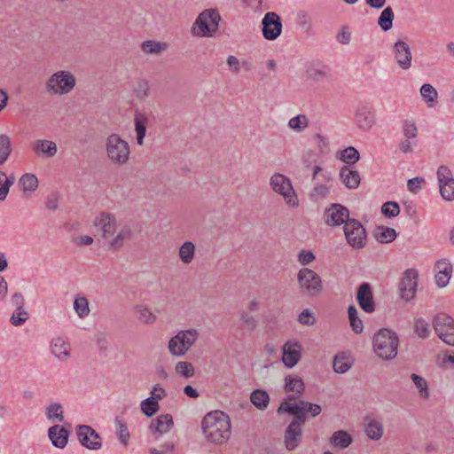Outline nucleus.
<instances>
[{"instance_id":"40","label":"nucleus","mask_w":454,"mask_h":454,"mask_svg":"<svg viewBox=\"0 0 454 454\" xmlns=\"http://www.w3.org/2000/svg\"><path fill=\"white\" fill-rule=\"evenodd\" d=\"M365 434L372 440H380L383 434V426L378 420H371L365 425Z\"/></svg>"},{"instance_id":"10","label":"nucleus","mask_w":454,"mask_h":454,"mask_svg":"<svg viewBox=\"0 0 454 454\" xmlns=\"http://www.w3.org/2000/svg\"><path fill=\"white\" fill-rule=\"evenodd\" d=\"M346 240L354 249H362L366 245L367 233L363 224L356 219L350 218L343 226Z\"/></svg>"},{"instance_id":"4","label":"nucleus","mask_w":454,"mask_h":454,"mask_svg":"<svg viewBox=\"0 0 454 454\" xmlns=\"http://www.w3.org/2000/svg\"><path fill=\"white\" fill-rule=\"evenodd\" d=\"M105 150L108 160L114 165L124 166L129 160V145L118 134L113 133L106 138Z\"/></svg>"},{"instance_id":"64","label":"nucleus","mask_w":454,"mask_h":454,"mask_svg":"<svg viewBox=\"0 0 454 454\" xmlns=\"http://www.w3.org/2000/svg\"><path fill=\"white\" fill-rule=\"evenodd\" d=\"M59 194L51 192L46 198L45 206L50 210H56L58 208Z\"/></svg>"},{"instance_id":"27","label":"nucleus","mask_w":454,"mask_h":454,"mask_svg":"<svg viewBox=\"0 0 454 454\" xmlns=\"http://www.w3.org/2000/svg\"><path fill=\"white\" fill-rule=\"evenodd\" d=\"M297 396L295 395H288L286 399L282 403H288L290 406H298L304 408V414L308 416L310 414L311 417H317L321 413V406L316 403H312L304 400H299L296 402Z\"/></svg>"},{"instance_id":"2","label":"nucleus","mask_w":454,"mask_h":454,"mask_svg":"<svg viewBox=\"0 0 454 454\" xmlns=\"http://www.w3.org/2000/svg\"><path fill=\"white\" fill-rule=\"evenodd\" d=\"M304 411V408L290 406L288 403H281L278 408V413H288L294 416L284 435V442L287 450H295L301 441L302 427L308 417L305 416Z\"/></svg>"},{"instance_id":"58","label":"nucleus","mask_w":454,"mask_h":454,"mask_svg":"<svg viewBox=\"0 0 454 454\" xmlns=\"http://www.w3.org/2000/svg\"><path fill=\"white\" fill-rule=\"evenodd\" d=\"M414 328H415V333L421 339H427L428 337L430 329H429V324L426 320H424L422 318L417 319L415 322V325H414Z\"/></svg>"},{"instance_id":"13","label":"nucleus","mask_w":454,"mask_h":454,"mask_svg":"<svg viewBox=\"0 0 454 454\" xmlns=\"http://www.w3.org/2000/svg\"><path fill=\"white\" fill-rule=\"evenodd\" d=\"M76 429L77 437L82 446L91 450H98L102 448V437L90 426L79 425Z\"/></svg>"},{"instance_id":"61","label":"nucleus","mask_w":454,"mask_h":454,"mask_svg":"<svg viewBox=\"0 0 454 454\" xmlns=\"http://www.w3.org/2000/svg\"><path fill=\"white\" fill-rule=\"evenodd\" d=\"M315 258V254L310 250L302 249L297 254V260L302 266L311 263Z\"/></svg>"},{"instance_id":"32","label":"nucleus","mask_w":454,"mask_h":454,"mask_svg":"<svg viewBox=\"0 0 454 454\" xmlns=\"http://www.w3.org/2000/svg\"><path fill=\"white\" fill-rule=\"evenodd\" d=\"M353 442L352 436L344 430H339L333 434L330 442L333 447L340 449L348 448Z\"/></svg>"},{"instance_id":"29","label":"nucleus","mask_w":454,"mask_h":454,"mask_svg":"<svg viewBox=\"0 0 454 454\" xmlns=\"http://www.w3.org/2000/svg\"><path fill=\"white\" fill-rule=\"evenodd\" d=\"M133 237V230L130 225H123L117 235L109 242L108 247L111 250L121 248L124 242L130 240Z\"/></svg>"},{"instance_id":"30","label":"nucleus","mask_w":454,"mask_h":454,"mask_svg":"<svg viewBox=\"0 0 454 454\" xmlns=\"http://www.w3.org/2000/svg\"><path fill=\"white\" fill-rule=\"evenodd\" d=\"M135 130L137 133V143L138 145L144 144V138L146 134V124L148 117L145 114L137 113L134 118Z\"/></svg>"},{"instance_id":"15","label":"nucleus","mask_w":454,"mask_h":454,"mask_svg":"<svg viewBox=\"0 0 454 454\" xmlns=\"http://www.w3.org/2000/svg\"><path fill=\"white\" fill-rule=\"evenodd\" d=\"M262 33L266 40L273 41L282 33V21L278 14L274 12H266L262 20Z\"/></svg>"},{"instance_id":"45","label":"nucleus","mask_w":454,"mask_h":454,"mask_svg":"<svg viewBox=\"0 0 454 454\" xmlns=\"http://www.w3.org/2000/svg\"><path fill=\"white\" fill-rule=\"evenodd\" d=\"M114 424L117 427V436L120 442L124 445L127 446L129 440V432L128 429V427L126 425V422L121 419L119 417L115 418Z\"/></svg>"},{"instance_id":"39","label":"nucleus","mask_w":454,"mask_h":454,"mask_svg":"<svg viewBox=\"0 0 454 454\" xmlns=\"http://www.w3.org/2000/svg\"><path fill=\"white\" fill-rule=\"evenodd\" d=\"M394 12L390 6L386 7L380 13L378 25L383 31H388L393 26Z\"/></svg>"},{"instance_id":"28","label":"nucleus","mask_w":454,"mask_h":454,"mask_svg":"<svg viewBox=\"0 0 454 454\" xmlns=\"http://www.w3.org/2000/svg\"><path fill=\"white\" fill-rule=\"evenodd\" d=\"M173 427L174 421L172 415L163 414L152 420L150 429L160 434H163L170 431Z\"/></svg>"},{"instance_id":"41","label":"nucleus","mask_w":454,"mask_h":454,"mask_svg":"<svg viewBox=\"0 0 454 454\" xmlns=\"http://www.w3.org/2000/svg\"><path fill=\"white\" fill-rule=\"evenodd\" d=\"M309 119L305 114H298L288 121V127L297 133L304 131L309 127Z\"/></svg>"},{"instance_id":"24","label":"nucleus","mask_w":454,"mask_h":454,"mask_svg":"<svg viewBox=\"0 0 454 454\" xmlns=\"http://www.w3.org/2000/svg\"><path fill=\"white\" fill-rule=\"evenodd\" d=\"M51 353L60 361H67L70 357L71 346L63 337H55L51 342Z\"/></svg>"},{"instance_id":"7","label":"nucleus","mask_w":454,"mask_h":454,"mask_svg":"<svg viewBox=\"0 0 454 454\" xmlns=\"http://www.w3.org/2000/svg\"><path fill=\"white\" fill-rule=\"evenodd\" d=\"M199 332L194 328L179 331L168 340V351L173 356L181 357L187 354L199 338Z\"/></svg>"},{"instance_id":"44","label":"nucleus","mask_w":454,"mask_h":454,"mask_svg":"<svg viewBox=\"0 0 454 454\" xmlns=\"http://www.w3.org/2000/svg\"><path fill=\"white\" fill-rule=\"evenodd\" d=\"M340 159L347 163V166H353L359 160L360 154L355 147L349 146L340 152Z\"/></svg>"},{"instance_id":"53","label":"nucleus","mask_w":454,"mask_h":454,"mask_svg":"<svg viewBox=\"0 0 454 454\" xmlns=\"http://www.w3.org/2000/svg\"><path fill=\"white\" fill-rule=\"evenodd\" d=\"M411 378L414 385L419 389L420 396L427 399L429 397V390L427 380L423 377L415 373H412Z\"/></svg>"},{"instance_id":"19","label":"nucleus","mask_w":454,"mask_h":454,"mask_svg":"<svg viewBox=\"0 0 454 454\" xmlns=\"http://www.w3.org/2000/svg\"><path fill=\"white\" fill-rule=\"evenodd\" d=\"M94 225L98 231H101L102 237L106 239L111 237L116 230V218L114 214L101 212L95 218Z\"/></svg>"},{"instance_id":"38","label":"nucleus","mask_w":454,"mask_h":454,"mask_svg":"<svg viewBox=\"0 0 454 454\" xmlns=\"http://www.w3.org/2000/svg\"><path fill=\"white\" fill-rule=\"evenodd\" d=\"M38 179L34 174L27 173L21 176L19 184L24 192H34L38 187Z\"/></svg>"},{"instance_id":"31","label":"nucleus","mask_w":454,"mask_h":454,"mask_svg":"<svg viewBox=\"0 0 454 454\" xmlns=\"http://www.w3.org/2000/svg\"><path fill=\"white\" fill-rule=\"evenodd\" d=\"M373 236L380 243H389L395 239L397 233L395 229L381 225L374 230Z\"/></svg>"},{"instance_id":"11","label":"nucleus","mask_w":454,"mask_h":454,"mask_svg":"<svg viewBox=\"0 0 454 454\" xmlns=\"http://www.w3.org/2000/svg\"><path fill=\"white\" fill-rule=\"evenodd\" d=\"M437 336L447 345L454 346V319L445 314H437L433 320Z\"/></svg>"},{"instance_id":"60","label":"nucleus","mask_w":454,"mask_h":454,"mask_svg":"<svg viewBox=\"0 0 454 454\" xmlns=\"http://www.w3.org/2000/svg\"><path fill=\"white\" fill-rule=\"evenodd\" d=\"M328 193L329 188L325 184H320L311 190L309 197L312 200L317 201L325 198Z\"/></svg>"},{"instance_id":"62","label":"nucleus","mask_w":454,"mask_h":454,"mask_svg":"<svg viewBox=\"0 0 454 454\" xmlns=\"http://www.w3.org/2000/svg\"><path fill=\"white\" fill-rule=\"evenodd\" d=\"M298 320L301 325L309 326L313 325L316 323V318L309 309H305L301 312Z\"/></svg>"},{"instance_id":"55","label":"nucleus","mask_w":454,"mask_h":454,"mask_svg":"<svg viewBox=\"0 0 454 454\" xmlns=\"http://www.w3.org/2000/svg\"><path fill=\"white\" fill-rule=\"evenodd\" d=\"M381 213L388 218H393L400 214V206L395 201H387L381 207Z\"/></svg>"},{"instance_id":"21","label":"nucleus","mask_w":454,"mask_h":454,"mask_svg":"<svg viewBox=\"0 0 454 454\" xmlns=\"http://www.w3.org/2000/svg\"><path fill=\"white\" fill-rule=\"evenodd\" d=\"M301 346L299 342H286L283 346L282 361L287 368L295 366L301 359Z\"/></svg>"},{"instance_id":"3","label":"nucleus","mask_w":454,"mask_h":454,"mask_svg":"<svg viewBox=\"0 0 454 454\" xmlns=\"http://www.w3.org/2000/svg\"><path fill=\"white\" fill-rule=\"evenodd\" d=\"M398 343L396 333L387 328L380 329L372 340L375 354L385 360H392L396 356Z\"/></svg>"},{"instance_id":"17","label":"nucleus","mask_w":454,"mask_h":454,"mask_svg":"<svg viewBox=\"0 0 454 454\" xmlns=\"http://www.w3.org/2000/svg\"><path fill=\"white\" fill-rule=\"evenodd\" d=\"M355 121L360 129L369 130L376 121L372 105L369 103L361 104L356 111Z\"/></svg>"},{"instance_id":"52","label":"nucleus","mask_w":454,"mask_h":454,"mask_svg":"<svg viewBox=\"0 0 454 454\" xmlns=\"http://www.w3.org/2000/svg\"><path fill=\"white\" fill-rule=\"evenodd\" d=\"M420 94L423 99L428 104V106H432L434 103L438 93L436 90L428 83L423 84L420 88Z\"/></svg>"},{"instance_id":"37","label":"nucleus","mask_w":454,"mask_h":454,"mask_svg":"<svg viewBox=\"0 0 454 454\" xmlns=\"http://www.w3.org/2000/svg\"><path fill=\"white\" fill-rule=\"evenodd\" d=\"M12 151L10 137L5 134H0V166L7 161Z\"/></svg>"},{"instance_id":"56","label":"nucleus","mask_w":454,"mask_h":454,"mask_svg":"<svg viewBox=\"0 0 454 454\" xmlns=\"http://www.w3.org/2000/svg\"><path fill=\"white\" fill-rule=\"evenodd\" d=\"M28 317V313L25 309H15L10 318V322L14 326H20L23 325Z\"/></svg>"},{"instance_id":"1","label":"nucleus","mask_w":454,"mask_h":454,"mask_svg":"<svg viewBox=\"0 0 454 454\" xmlns=\"http://www.w3.org/2000/svg\"><path fill=\"white\" fill-rule=\"evenodd\" d=\"M205 437L212 443L223 444L231 435V421L229 416L221 411L208 412L201 422Z\"/></svg>"},{"instance_id":"36","label":"nucleus","mask_w":454,"mask_h":454,"mask_svg":"<svg viewBox=\"0 0 454 454\" xmlns=\"http://www.w3.org/2000/svg\"><path fill=\"white\" fill-rule=\"evenodd\" d=\"M167 43L155 40H147L141 43V50L145 54H160L167 50Z\"/></svg>"},{"instance_id":"35","label":"nucleus","mask_w":454,"mask_h":454,"mask_svg":"<svg viewBox=\"0 0 454 454\" xmlns=\"http://www.w3.org/2000/svg\"><path fill=\"white\" fill-rule=\"evenodd\" d=\"M285 382L286 392H294L296 395H301L305 389L302 379L298 376L288 375L285 378Z\"/></svg>"},{"instance_id":"47","label":"nucleus","mask_w":454,"mask_h":454,"mask_svg":"<svg viewBox=\"0 0 454 454\" xmlns=\"http://www.w3.org/2000/svg\"><path fill=\"white\" fill-rule=\"evenodd\" d=\"M352 365V362L348 357L337 355L333 359V370L337 373H345Z\"/></svg>"},{"instance_id":"5","label":"nucleus","mask_w":454,"mask_h":454,"mask_svg":"<svg viewBox=\"0 0 454 454\" xmlns=\"http://www.w3.org/2000/svg\"><path fill=\"white\" fill-rule=\"evenodd\" d=\"M76 85L74 75L67 70L53 73L46 81L45 90L49 95L63 96L69 94Z\"/></svg>"},{"instance_id":"42","label":"nucleus","mask_w":454,"mask_h":454,"mask_svg":"<svg viewBox=\"0 0 454 454\" xmlns=\"http://www.w3.org/2000/svg\"><path fill=\"white\" fill-rule=\"evenodd\" d=\"M348 314L352 330L356 333H361L364 329V324L358 317L356 308L354 305H349L348 308Z\"/></svg>"},{"instance_id":"23","label":"nucleus","mask_w":454,"mask_h":454,"mask_svg":"<svg viewBox=\"0 0 454 454\" xmlns=\"http://www.w3.org/2000/svg\"><path fill=\"white\" fill-rule=\"evenodd\" d=\"M70 432L64 427L54 425L48 430V436L52 445L59 449H64L67 442Z\"/></svg>"},{"instance_id":"49","label":"nucleus","mask_w":454,"mask_h":454,"mask_svg":"<svg viewBox=\"0 0 454 454\" xmlns=\"http://www.w3.org/2000/svg\"><path fill=\"white\" fill-rule=\"evenodd\" d=\"M46 415L48 419H57L59 422L64 421L62 406L59 403H52L46 408Z\"/></svg>"},{"instance_id":"50","label":"nucleus","mask_w":454,"mask_h":454,"mask_svg":"<svg viewBox=\"0 0 454 454\" xmlns=\"http://www.w3.org/2000/svg\"><path fill=\"white\" fill-rule=\"evenodd\" d=\"M74 309L81 318L87 317L90 313L89 301L83 296L76 297L74 301Z\"/></svg>"},{"instance_id":"25","label":"nucleus","mask_w":454,"mask_h":454,"mask_svg":"<svg viewBox=\"0 0 454 454\" xmlns=\"http://www.w3.org/2000/svg\"><path fill=\"white\" fill-rule=\"evenodd\" d=\"M33 152L39 157L52 158L58 152V147L55 142L38 139L32 143Z\"/></svg>"},{"instance_id":"46","label":"nucleus","mask_w":454,"mask_h":454,"mask_svg":"<svg viewBox=\"0 0 454 454\" xmlns=\"http://www.w3.org/2000/svg\"><path fill=\"white\" fill-rule=\"evenodd\" d=\"M140 408L142 412L150 418L159 411L160 405L155 398L150 396L141 402Z\"/></svg>"},{"instance_id":"6","label":"nucleus","mask_w":454,"mask_h":454,"mask_svg":"<svg viewBox=\"0 0 454 454\" xmlns=\"http://www.w3.org/2000/svg\"><path fill=\"white\" fill-rule=\"evenodd\" d=\"M221 16L216 9H207L199 14L195 20L192 33L199 37H209L219 28Z\"/></svg>"},{"instance_id":"33","label":"nucleus","mask_w":454,"mask_h":454,"mask_svg":"<svg viewBox=\"0 0 454 454\" xmlns=\"http://www.w3.org/2000/svg\"><path fill=\"white\" fill-rule=\"evenodd\" d=\"M251 403L259 410H265L270 402L269 394L263 389H255L250 395Z\"/></svg>"},{"instance_id":"51","label":"nucleus","mask_w":454,"mask_h":454,"mask_svg":"<svg viewBox=\"0 0 454 454\" xmlns=\"http://www.w3.org/2000/svg\"><path fill=\"white\" fill-rule=\"evenodd\" d=\"M135 312L137 315L138 320L144 324H153L156 320V317L147 307L137 306Z\"/></svg>"},{"instance_id":"20","label":"nucleus","mask_w":454,"mask_h":454,"mask_svg":"<svg viewBox=\"0 0 454 454\" xmlns=\"http://www.w3.org/2000/svg\"><path fill=\"white\" fill-rule=\"evenodd\" d=\"M356 300L360 308L366 313H372L375 310L376 306L369 283L365 282L359 286L356 294Z\"/></svg>"},{"instance_id":"59","label":"nucleus","mask_w":454,"mask_h":454,"mask_svg":"<svg viewBox=\"0 0 454 454\" xmlns=\"http://www.w3.org/2000/svg\"><path fill=\"white\" fill-rule=\"evenodd\" d=\"M403 132L405 138L412 139L418 136V128L413 121L406 120L403 124Z\"/></svg>"},{"instance_id":"43","label":"nucleus","mask_w":454,"mask_h":454,"mask_svg":"<svg viewBox=\"0 0 454 454\" xmlns=\"http://www.w3.org/2000/svg\"><path fill=\"white\" fill-rule=\"evenodd\" d=\"M14 182L15 177L13 176H7L4 171L0 170V201L5 200Z\"/></svg>"},{"instance_id":"8","label":"nucleus","mask_w":454,"mask_h":454,"mask_svg":"<svg viewBox=\"0 0 454 454\" xmlns=\"http://www.w3.org/2000/svg\"><path fill=\"white\" fill-rule=\"evenodd\" d=\"M297 283L300 293L308 297L317 296L323 289L320 276L313 270L303 267L297 273Z\"/></svg>"},{"instance_id":"57","label":"nucleus","mask_w":454,"mask_h":454,"mask_svg":"<svg viewBox=\"0 0 454 454\" xmlns=\"http://www.w3.org/2000/svg\"><path fill=\"white\" fill-rule=\"evenodd\" d=\"M176 372L185 377L190 378L194 375V367L192 363L181 361L176 364Z\"/></svg>"},{"instance_id":"16","label":"nucleus","mask_w":454,"mask_h":454,"mask_svg":"<svg viewBox=\"0 0 454 454\" xmlns=\"http://www.w3.org/2000/svg\"><path fill=\"white\" fill-rule=\"evenodd\" d=\"M349 219L348 209L340 204H331L324 212V221L329 226L345 224Z\"/></svg>"},{"instance_id":"34","label":"nucleus","mask_w":454,"mask_h":454,"mask_svg":"<svg viewBox=\"0 0 454 454\" xmlns=\"http://www.w3.org/2000/svg\"><path fill=\"white\" fill-rule=\"evenodd\" d=\"M195 245L192 241L184 242L178 250V256L180 261L184 264H190L195 255Z\"/></svg>"},{"instance_id":"63","label":"nucleus","mask_w":454,"mask_h":454,"mask_svg":"<svg viewBox=\"0 0 454 454\" xmlns=\"http://www.w3.org/2000/svg\"><path fill=\"white\" fill-rule=\"evenodd\" d=\"M424 182L423 178L413 177L407 182V188L412 193H417L421 189V184Z\"/></svg>"},{"instance_id":"12","label":"nucleus","mask_w":454,"mask_h":454,"mask_svg":"<svg viewBox=\"0 0 454 454\" xmlns=\"http://www.w3.org/2000/svg\"><path fill=\"white\" fill-rule=\"evenodd\" d=\"M436 175L440 193L443 200L447 201L454 200V177L452 171L449 167L442 165L438 168Z\"/></svg>"},{"instance_id":"14","label":"nucleus","mask_w":454,"mask_h":454,"mask_svg":"<svg viewBox=\"0 0 454 454\" xmlns=\"http://www.w3.org/2000/svg\"><path fill=\"white\" fill-rule=\"evenodd\" d=\"M418 272L414 269H408L403 272L399 283L402 300L410 301L414 298L418 286Z\"/></svg>"},{"instance_id":"22","label":"nucleus","mask_w":454,"mask_h":454,"mask_svg":"<svg viewBox=\"0 0 454 454\" xmlns=\"http://www.w3.org/2000/svg\"><path fill=\"white\" fill-rule=\"evenodd\" d=\"M341 183L350 190L356 189L361 183L359 172L354 166H343L339 173Z\"/></svg>"},{"instance_id":"26","label":"nucleus","mask_w":454,"mask_h":454,"mask_svg":"<svg viewBox=\"0 0 454 454\" xmlns=\"http://www.w3.org/2000/svg\"><path fill=\"white\" fill-rule=\"evenodd\" d=\"M435 268L437 270V273L435 274V283L441 288L445 287L451 276L452 265L449 261L442 259L437 261Z\"/></svg>"},{"instance_id":"9","label":"nucleus","mask_w":454,"mask_h":454,"mask_svg":"<svg viewBox=\"0 0 454 454\" xmlns=\"http://www.w3.org/2000/svg\"><path fill=\"white\" fill-rule=\"evenodd\" d=\"M270 184L275 192L283 196L289 207H298L299 200L288 177L276 173L270 177Z\"/></svg>"},{"instance_id":"18","label":"nucleus","mask_w":454,"mask_h":454,"mask_svg":"<svg viewBox=\"0 0 454 454\" xmlns=\"http://www.w3.org/2000/svg\"><path fill=\"white\" fill-rule=\"evenodd\" d=\"M394 59L398 67L407 70L411 67L412 54L407 42L397 40L393 46Z\"/></svg>"},{"instance_id":"48","label":"nucleus","mask_w":454,"mask_h":454,"mask_svg":"<svg viewBox=\"0 0 454 454\" xmlns=\"http://www.w3.org/2000/svg\"><path fill=\"white\" fill-rule=\"evenodd\" d=\"M329 74L330 68L328 67H311L308 70V77L314 82H323L329 77Z\"/></svg>"},{"instance_id":"54","label":"nucleus","mask_w":454,"mask_h":454,"mask_svg":"<svg viewBox=\"0 0 454 454\" xmlns=\"http://www.w3.org/2000/svg\"><path fill=\"white\" fill-rule=\"evenodd\" d=\"M134 92L138 100L145 101L150 95L148 82L145 80L139 81L134 89Z\"/></svg>"}]
</instances>
